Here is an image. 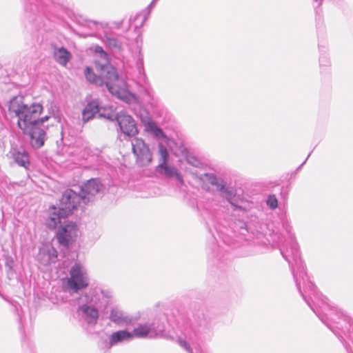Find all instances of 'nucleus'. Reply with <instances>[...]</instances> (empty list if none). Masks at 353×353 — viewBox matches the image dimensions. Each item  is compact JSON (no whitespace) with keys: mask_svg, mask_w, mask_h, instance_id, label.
I'll use <instances>...</instances> for the list:
<instances>
[{"mask_svg":"<svg viewBox=\"0 0 353 353\" xmlns=\"http://www.w3.org/2000/svg\"><path fill=\"white\" fill-rule=\"evenodd\" d=\"M8 110L17 117L18 127L29 136L32 146L34 148L42 147L46 134L41 125L51 117V115H46L39 118L43 106L40 103H26L23 97L17 96L10 101Z\"/></svg>","mask_w":353,"mask_h":353,"instance_id":"nucleus-1","label":"nucleus"},{"mask_svg":"<svg viewBox=\"0 0 353 353\" xmlns=\"http://www.w3.org/2000/svg\"><path fill=\"white\" fill-rule=\"evenodd\" d=\"M207 176L208 177V181H209L210 183L212 184V185L214 184H216L217 181L219 179L216 178V176H214V174H207Z\"/></svg>","mask_w":353,"mask_h":353,"instance_id":"nucleus-25","label":"nucleus"},{"mask_svg":"<svg viewBox=\"0 0 353 353\" xmlns=\"http://www.w3.org/2000/svg\"><path fill=\"white\" fill-rule=\"evenodd\" d=\"M105 43L112 49L120 50L122 48V43L117 39L105 37Z\"/></svg>","mask_w":353,"mask_h":353,"instance_id":"nucleus-19","label":"nucleus"},{"mask_svg":"<svg viewBox=\"0 0 353 353\" xmlns=\"http://www.w3.org/2000/svg\"><path fill=\"white\" fill-rule=\"evenodd\" d=\"M213 185H215L216 187L217 190L225 193L228 196L227 199L228 201L230 200V198L232 197V193L231 192V191L228 190L225 188V184L223 180L219 179V181H217L216 184H214Z\"/></svg>","mask_w":353,"mask_h":353,"instance_id":"nucleus-20","label":"nucleus"},{"mask_svg":"<svg viewBox=\"0 0 353 353\" xmlns=\"http://www.w3.org/2000/svg\"><path fill=\"white\" fill-rule=\"evenodd\" d=\"M55 60L61 65H66L70 58V53L64 48H60L54 51Z\"/></svg>","mask_w":353,"mask_h":353,"instance_id":"nucleus-16","label":"nucleus"},{"mask_svg":"<svg viewBox=\"0 0 353 353\" xmlns=\"http://www.w3.org/2000/svg\"><path fill=\"white\" fill-rule=\"evenodd\" d=\"M132 150L136 157L137 163L140 166H147L152 161V153L148 145L139 138L131 140Z\"/></svg>","mask_w":353,"mask_h":353,"instance_id":"nucleus-5","label":"nucleus"},{"mask_svg":"<svg viewBox=\"0 0 353 353\" xmlns=\"http://www.w3.org/2000/svg\"><path fill=\"white\" fill-rule=\"evenodd\" d=\"M79 310L82 313L83 318L88 323H96L99 316L98 311L96 308L86 305H83L79 307Z\"/></svg>","mask_w":353,"mask_h":353,"instance_id":"nucleus-14","label":"nucleus"},{"mask_svg":"<svg viewBox=\"0 0 353 353\" xmlns=\"http://www.w3.org/2000/svg\"><path fill=\"white\" fill-rule=\"evenodd\" d=\"M267 204L272 209H275L277 207L278 201L274 195L270 196L267 200Z\"/></svg>","mask_w":353,"mask_h":353,"instance_id":"nucleus-24","label":"nucleus"},{"mask_svg":"<svg viewBox=\"0 0 353 353\" xmlns=\"http://www.w3.org/2000/svg\"><path fill=\"white\" fill-rule=\"evenodd\" d=\"M14 161L20 166L28 168L30 165L28 154L23 150L15 151L13 153Z\"/></svg>","mask_w":353,"mask_h":353,"instance_id":"nucleus-15","label":"nucleus"},{"mask_svg":"<svg viewBox=\"0 0 353 353\" xmlns=\"http://www.w3.org/2000/svg\"><path fill=\"white\" fill-rule=\"evenodd\" d=\"M63 283L70 293H77L87 288L89 284V277L85 267L81 263H76L70 268L69 277L64 279Z\"/></svg>","mask_w":353,"mask_h":353,"instance_id":"nucleus-4","label":"nucleus"},{"mask_svg":"<svg viewBox=\"0 0 353 353\" xmlns=\"http://www.w3.org/2000/svg\"><path fill=\"white\" fill-rule=\"evenodd\" d=\"M133 339V334L127 330H119L113 332L110 336L109 347H112L118 343L125 341H130Z\"/></svg>","mask_w":353,"mask_h":353,"instance_id":"nucleus-13","label":"nucleus"},{"mask_svg":"<svg viewBox=\"0 0 353 353\" xmlns=\"http://www.w3.org/2000/svg\"><path fill=\"white\" fill-rule=\"evenodd\" d=\"M97 113L99 114V117H104L108 119H113L114 114L112 112L111 108H110V112H108L107 114L101 113V108L99 106V103L96 101H93L90 103H88L83 109L82 112L83 121L84 123L88 122Z\"/></svg>","mask_w":353,"mask_h":353,"instance_id":"nucleus-9","label":"nucleus"},{"mask_svg":"<svg viewBox=\"0 0 353 353\" xmlns=\"http://www.w3.org/2000/svg\"><path fill=\"white\" fill-rule=\"evenodd\" d=\"M162 329L157 328L154 323L139 324L133 330V338L156 337L161 334Z\"/></svg>","mask_w":353,"mask_h":353,"instance_id":"nucleus-10","label":"nucleus"},{"mask_svg":"<svg viewBox=\"0 0 353 353\" xmlns=\"http://www.w3.org/2000/svg\"><path fill=\"white\" fill-rule=\"evenodd\" d=\"M148 125L150 127L151 130L153 132L154 135L156 137L161 138V137H163V131L160 128H159L157 126H155L154 125V123L148 122Z\"/></svg>","mask_w":353,"mask_h":353,"instance_id":"nucleus-22","label":"nucleus"},{"mask_svg":"<svg viewBox=\"0 0 353 353\" xmlns=\"http://www.w3.org/2000/svg\"><path fill=\"white\" fill-rule=\"evenodd\" d=\"M292 273H293V275H294V279H296V276H295V274H294V270H292ZM296 286H297V288H298V289H299V292H301V296L303 297V299H305L304 294H303L301 292V289H300V284L298 283L297 280H296Z\"/></svg>","mask_w":353,"mask_h":353,"instance_id":"nucleus-28","label":"nucleus"},{"mask_svg":"<svg viewBox=\"0 0 353 353\" xmlns=\"http://www.w3.org/2000/svg\"><path fill=\"white\" fill-rule=\"evenodd\" d=\"M83 203L81 194L72 189L66 190L60 199L58 208L52 206L49 209V219L48 225L50 228H56L57 223H61V219H65L72 211L77 208Z\"/></svg>","mask_w":353,"mask_h":353,"instance_id":"nucleus-3","label":"nucleus"},{"mask_svg":"<svg viewBox=\"0 0 353 353\" xmlns=\"http://www.w3.org/2000/svg\"><path fill=\"white\" fill-rule=\"evenodd\" d=\"M52 114H53V117H54L56 119H57V121H58V122H60L61 119H60L59 116L58 114H56L54 112V110H52Z\"/></svg>","mask_w":353,"mask_h":353,"instance_id":"nucleus-29","label":"nucleus"},{"mask_svg":"<svg viewBox=\"0 0 353 353\" xmlns=\"http://www.w3.org/2000/svg\"><path fill=\"white\" fill-rule=\"evenodd\" d=\"M100 68L99 76H96L92 70L87 67L85 69V76L88 81L97 85L101 86L105 85L108 91L112 94L128 101L130 99V94L123 88L125 83L123 80L119 79V76L114 67L110 65L97 64Z\"/></svg>","mask_w":353,"mask_h":353,"instance_id":"nucleus-2","label":"nucleus"},{"mask_svg":"<svg viewBox=\"0 0 353 353\" xmlns=\"http://www.w3.org/2000/svg\"><path fill=\"white\" fill-rule=\"evenodd\" d=\"M315 1H317L318 0H314Z\"/></svg>","mask_w":353,"mask_h":353,"instance_id":"nucleus-32","label":"nucleus"},{"mask_svg":"<svg viewBox=\"0 0 353 353\" xmlns=\"http://www.w3.org/2000/svg\"><path fill=\"white\" fill-rule=\"evenodd\" d=\"M95 52L99 53L101 55V57L102 59L101 63L100 64L109 65L108 63V54L104 52V50H103V48L101 46H96Z\"/></svg>","mask_w":353,"mask_h":353,"instance_id":"nucleus-21","label":"nucleus"},{"mask_svg":"<svg viewBox=\"0 0 353 353\" xmlns=\"http://www.w3.org/2000/svg\"><path fill=\"white\" fill-rule=\"evenodd\" d=\"M156 0H153L150 6H152Z\"/></svg>","mask_w":353,"mask_h":353,"instance_id":"nucleus-30","label":"nucleus"},{"mask_svg":"<svg viewBox=\"0 0 353 353\" xmlns=\"http://www.w3.org/2000/svg\"><path fill=\"white\" fill-rule=\"evenodd\" d=\"M159 154L160 155L161 161L159 166H164L165 164H167L169 154L166 148L162 143L159 145Z\"/></svg>","mask_w":353,"mask_h":353,"instance_id":"nucleus-17","label":"nucleus"},{"mask_svg":"<svg viewBox=\"0 0 353 353\" xmlns=\"http://www.w3.org/2000/svg\"><path fill=\"white\" fill-rule=\"evenodd\" d=\"M145 122H147L148 123V122H150V121H148L147 120H145Z\"/></svg>","mask_w":353,"mask_h":353,"instance_id":"nucleus-31","label":"nucleus"},{"mask_svg":"<svg viewBox=\"0 0 353 353\" xmlns=\"http://www.w3.org/2000/svg\"><path fill=\"white\" fill-rule=\"evenodd\" d=\"M117 120L121 130L125 134L134 136L137 133L135 121L132 117L127 114L125 112H118L114 115L112 120Z\"/></svg>","mask_w":353,"mask_h":353,"instance_id":"nucleus-7","label":"nucleus"},{"mask_svg":"<svg viewBox=\"0 0 353 353\" xmlns=\"http://www.w3.org/2000/svg\"><path fill=\"white\" fill-rule=\"evenodd\" d=\"M177 342H178L179 345L181 347L184 348L187 352H188L189 353H193L192 347H190V345L186 341H185L182 339H179Z\"/></svg>","mask_w":353,"mask_h":353,"instance_id":"nucleus-23","label":"nucleus"},{"mask_svg":"<svg viewBox=\"0 0 353 353\" xmlns=\"http://www.w3.org/2000/svg\"><path fill=\"white\" fill-rule=\"evenodd\" d=\"M158 167L164 170V174L166 176L170 177L175 176L178 179H181V175L174 167L169 166L168 164H165L164 166Z\"/></svg>","mask_w":353,"mask_h":353,"instance_id":"nucleus-18","label":"nucleus"},{"mask_svg":"<svg viewBox=\"0 0 353 353\" xmlns=\"http://www.w3.org/2000/svg\"><path fill=\"white\" fill-rule=\"evenodd\" d=\"M57 259V252L54 248H43L39 250L37 260L43 265L55 263Z\"/></svg>","mask_w":353,"mask_h":353,"instance_id":"nucleus-11","label":"nucleus"},{"mask_svg":"<svg viewBox=\"0 0 353 353\" xmlns=\"http://www.w3.org/2000/svg\"><path fill=\"white\" fill-rule=\"evenodd\" d=\"M58 223L61 224L57 232L58 242L63 246H68L72 243L77 235V226L71 221H64L62 222V219L61 223L58 222Z\"/></svg>","mask_w":353,"mask_h":353,"instance_id":"nucleus-6","label":"nucleus"},{"mask_svg":"<svg viewBox=\"0 0 353 353\" xmlns=\"http://www.w3.org/2000/svg\"><path fill=\"white\" fill-rule=\"evenodd\" d=\"M110 319L112 322L119 325H128L132 321L131 318L117 307L111 310Z\"/></svg>","mask_w":353,"mask_h":353,"instance_id":"nucleus-12","label":"nucleus"},{"mask_svg":"<svg viewBox=\"0 0 353 353\" xmlns=\"http://www.w3.org/2000/svg\"><path fill=\"white\" fill-rule=\"evenodd\" d=\"M188 161L189 163L192 164L194 166L196 167L198 165V161L194 159H188Z\"/></svg>","mask_w":353,"mask_h":353,"instance_id":"nucleus-27","label":"nucleus"},{"mask_svg":"<svg viewBox=\"0 0 353 353\" xmlns=\"http://www.w3.org/2000/svg\"><path fill=\"white\" fill-rule=\"evenodd\" d=\"M80 190L83 203L85 204L91 201L97 194L102 192L103 185L98 179H92L85 183Z\"/></svg>","mask_w":353,"mask_h":353,"instance_id":"nucleus-8","label":"nucleus"},{"mask_svg":"<svg viewBox=\"0 0 353 353\" xmlns=\"http://www.w3.org/2000/svg\"><path fill=\"white\" fill-rule=\"evenodd\" d=\"M101 294L103 295V297H105L107 299L105 301L106 303H108L109 299L111 298L110 294L108 292L101 291Z\"/></svg>","mask_w":353,"mask_h":353,"instance_id":"nucleus-26","label":"nucleus"}]
</instances>
